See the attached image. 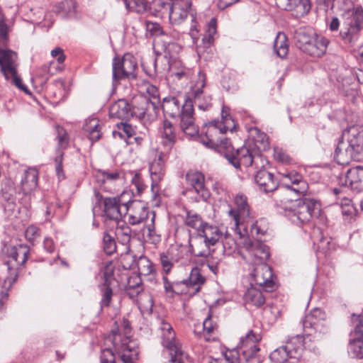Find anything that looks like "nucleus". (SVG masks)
Segmentation results:
<instances>
[{"label": "nucleus", "mask_w": 363, "mask_h": 363, "mask_svg": "<svg viewBox=\"0 0 363 363\" xmlns=\"http://www.w3.org/2000/svg\"><path fill=\"white\" fill-rule=\"evenodd\" d=\"M284 211L286 216L291 222L301 225L309 222L313 216H318L320 211V206L313 199L304 198L295 200L284 207Z\"/></svg>", "instance_id": "obj_6"}, {"label": "nucleus", "mask_w": 363, "mask_h": 363, "mask_svg": "<svg viewBox=\"0 0 363 363\" xmlns=\"http://www.w3.org/2000/svg\"><path fill=\"white\" fill-rule=\"evenodd\" d=\"M205 281V278L201 274L200 269L198 267H193L187 280V284L191 286H196V291H199L201 285Z\"/></svg>", "instance_id": "obj_53"}, {"label": "nucleus", "mask_w": 363, "mask_h": 363, "mask_svg": "<svg viewBox=\"0 0 363 363\" xmlns=\"http://www.w3.org/2000/svg\"><path fill=\"white\" fill-rule=\"evenodd\" d=\"M218 330V325L211 318V315H208L203 322V332H196L194 334L199 338L203 337L206 341H214L216 337L213 335Z\"/></svg>", "instance_id": "obj_35"}, {"label": "nucleus", "mask_w": 363, "mask_h": 363, "mask_svg": "<svg viewBox=\"0 0 363 363\" xmlns=\"http://www.w3.org/2000/svg\"><path fill=\"white\" fill-rule=\"evenodd\" d=\"M130 228L122 220L117 222L115 235L118 240L123 245H127L131 239Z\"/></svg>", "instance_id": "obj_38"}, {"label": "nucleus", "mask_w": 363, "mask_h": 363, "mask_svg": "<svg viewBox=\"0 0 363 363\" xmlns=\"http://www.w3.org/2000/svg\"><path fill=\"white\" fill-rule=\"evenodd\" d=\"M149 100L147 99H140L137 101L136 104L131 106L132 117L135 116L140 119L145 117L147 108L150 106Z\"/></svg>", "instance_id": "obj_49"}, {"label": "nucleus", "mask_w": 363, "mask_h": 363, "mask_svg": "<svg viewBox=\"0 0 363 363\" xmlns=\"http://www.w3.org/2000/svg\"><path fill=\"white\" fill-rule=\"evenodd\" d=\"M165 155L160 153L157 159L155 160L150 165V172L152 179V188L157 186L164 176Z\"/></svg>", "instance_id": "obj_27"}, {"label": "nucleus", "mask_w": 363, "mask_h": 363, "mask_svg": "<svg viewBox=\"0 0 363 363\" xmlns=\"http://www.w3.org/2000/svg\"><path fill=\"white\" fill-rule=\"evenodd\" d=\"M172 0H153L147 7L148 12L158 18L168 15Z\"/></svg>", "instance_id": "obj_34"}, {"label": "nucleus", "mask_w": 363, "mask_h": 363, "mask_svg": "<svg viewBox=\"0 0 363 363\" xmlns=\"http://www.w3.org/2000/svg\"><path fill=\"white\" fill-rule=\"evenodd\" d=\"M314 36H311L306 34L304 32H298L296 33L297 42L298 43L299 48L303 52V48H307V45L311 43Z\"/></svg>", "instance_id": "obj_64"}, {"label": "nucleus", "mask_w": 363, "mask_h": 363, "mask_svg": "<svg viewBox=\"0 0 363 363\" xmlns=\"http://www.w3.org/2000/svg\"><path fill=\"white\" fill-rule=\"evenodd\" d=\"M325 318V313L320 308H314L308 315H306L303 320V328L306 330H317L321 324V321Z\"/></svg>", "instance_id": "obj_31"}, {"label": "nucleus", "mask_w": 363, "mask_h": 363, "mask_svg": "<svg viewBox=\"0 0 363 363\" xmlns=\"http://www.w3.org/2000/svg\"><path fill=\"white\" fill-rule=\"evenodd\" d=\"M161 134L164 145L171 148L176 141V135L173 125L169 121L167 120L164 121Z\"/></svg>", "instance_id": "obj_41"}, {"label": "nucleus", "mask_w": 363, "mask_h": 363, "mask_svg": "<svg viewBox=\"0 0 363 363\" xmlns=\"http://www.w3.org/2000/svg\"><path fill=\"white\" fill-rule=\"evenodd\" d=\"M206 84L205 75L199 72L198 79L189 92L187 99H191L200 110L206 111L211 106V97L203 93V89Z\"/></svg>", "instance_id": "obj_15"}, {"label": "nucleus", "mask_w": 363, "mask_h": 363, "mask_svg": "<svg viewBox=\"0 0 363 363\" xmlns=\"http://www.w3.org/2000/svg\"><path fill=\"white\" fill-rule=\"evenodd\" d=\"M244 301L247 305L259 308L264 304L265 297L259 289L252 286L244 294Z\"/></svg>", "instance_id": "obj_33"}, {"label": "nucleus", "mask_w": 363, "mask_h": 363, "mask_svg": "<svg viewBox=\"0 0 363 363\" xmlns=\"http://www.w3.org/2000/svg\"><path fill=\"white\" fill-rule=\"evenodd\" d=\"M291 346L284 345L274 350L269 355L271 361L273 363H285L288 358H291V354L287 350Z\"/></svg>", "instance_id": "obj_47"}, {"label": "nucleus", "mask_w": 363, "mask_h": 363, "mask_svg": "<svg viewBox=\"0 0 363 363\" xmlns=\"http://www.w3.org/2000/svg\"><path fill=\"white\" fill-rule=\"evenodd\" d=\"M131 327L128 320H123L121 328L117 327L113 329L111 333L105 337V344L112 345L111 350L113 354L116 353L123 363H133L137 358L138 352L131 345ZM108 349H110L108 347Z\"/></svg>", "instance_id": "obj_4"}, {"label": "nucleus", "mask_w": 363, "mask_h": 363, "mask_svg": "<svg viewBox=\"0 0 363 363\" xmlns=\"http://www.w3.org/2000/svg\"><path fill=\"white\" fill-rule=\"evenodd\" d=\"M291 345V348H287L291 358L298 359L301 355V352L303 348V337L302 335H296L289 338L285 345Z\"/></svg>", "instance_id": "obj_40"}, {"label": "nucleus", "mask_w": 363, "mask_h": 363, "mask_svg": "<svg viewBox=\"0 0 363 363\" xmlns=\"http://www.w3.org/2000/svg\"><path fill=\"white\" fill-rule=\"evenodd\" d=\"M339 183L352 189L363 191V166L350 168L345 175L339 178Z\"/></svg>", "instance_id": "obj_18"}, {"label": "nucleus", "mask_w": 363, "mask_h": 363, "mask_svg": "<svg viewBox=\"0 0 363 363\" xmlns=\"http://www.w3.org/2000/svg\"><path fill=\"white\" fill-rule=\"evenodd\" d=\"M185 224L196 230V233H199V230L203 228L204 225L206 224L203 222L200 215L192 211H188L186 213Z\"/></svg>", "instance_id": "obj_48"}, {"label": "nucleus", "mask_w": 363, "mask_h": 363, "mask_svg": "<svg viewBox=\"0 0 363 363\" xmlns=\"http://www.w3.org/2000/svg\"><path fill=\"white\" fill-rule=\"evenodd\" d=\"M348 352L353 358L363 359V340L357 338L350 341Z\"/></svg>", "instance_id": "obj_52"}, {"label": "nucleus", "mask_w": 363, "mask_h": 363, "mask_svg": "<svg viewBox=\"0 0 363 363\" xmlns=\"http://www.w3.org/2000/svg\"><path fill=\"white\" fill-rule=\"evenodd\" d=\"M235 208L228 211V215L233 219L234 225L238 234L241 235L239 230V225L249 219L250 206L247 203V197L244 195H237L235 198Z\"/></svg>", "instance_id": "obj_17"}, {"label": "nucleus", "mask_w": 363, "mask_h": 363, "mask_svg": "<svg viewBox=\"0 0 363 363\" xmlns=\"http://www.w3.org/2000/svg\"><path fill=\"white\" fill-rule=\"evenodd\" d=\"M291 182V186L285 184L284 187L298 194H303L308 190V184L302 178V176L297 172H290L286 175Z\"/></svg>", "instance_id": "obj_32"}, {"label": "nucleus", "mask_w": 363, "mask_h": 363, "mask_svg": "<svg viewBox=\"0 0 363 363\" xmlns=\"http://www.w3.org/2000/svg\"><path fill=\"white\" fill-rule=\"evenodd\" d=\"M220 242H221L223 252L225 255H230L236 249V242L226 230L223 231V237L220 239Z\"/></svg>", "instance_id": "obj_50"}, {"label": "nucleus", "mask_w": 363, "mask_h": 363, "mask_svg": "<svg viewBox=\"0 0 363 363\" xmlns=\"http://www.w3.org/2000/svg\"><path fill=\"white\" fill-rule=\"evenodd\" d=\"M261 340V336L250 330L245 337L240 338L238 349L240 350L247 363H260L261 359L259 354V347L258 343Z\"/></svg>", "instance_id": "obj_10"}, {"label": "nucleus", "mask_w": 363, "mask_h": 363, "mask_svg": "<svg viewBox=\"0 0 363 363\" xmlns=\"http://www.w3.org/2000/svg\"><path fill=\"white\" fill-rule=\"evenodd\" d=\"M124 212L125 215L128 214V221L131 225L145 222L148 235L152 236L155 234V213L149 211L142 202L128 201V206L124 207Z\"/></svg>", "instance_id": "obj_7"}, {"label": "nucleus", "mask_w": 363, "mask_h": 363, "mask_svg": "<svg viewBox=\"0 0 363 363\" xmlns=\"http://www.w3.org/2000/svg\"><path fill=\"white\" fill-rule=\"evenodd\" d=\"M250 274L252 281L251 285L254 283L262 287L266 291H271L274 286L272 280V272L271 267L266 263H259L250 266Z\"/></svg>", "instance_id": "obj_12"}, {"label": "nucleus", "mask_w": 363, "mask_h": 363, "mask_svg": "<svg viewBox=\"0 0 363 363\" xmlns=\"http://www.w3.org/2000/svg\"><path fill=\"white\" fill-rule=\"evenodd\" d=\"M191 3L187 0H176L171 1L168 16L172 23L179 24L182 22L188 15Z\"/></svg>", "instance_id": "obj_21"}, {"label": "nucleus", "mask_w": 363, "mask_h": 363, "mask_svg": "<svg viewBox=\"0 0 363 363\" xmlns=\"http://www.w3.org/2000/svg\"><path fill=\"white\" fill-rule=\"evenodd\" d=\"M274 51L280 58H284L289 52L287 38L284 33L279 32L274 41Z\"/></svg>", "instance_id": "obj_39"}, {"label": "nucleus", "mask_w": 363, "mask_h": 363, "mask_svg": "<svg viewBox=\"0 0 363 363\" xmlns=\"http://www.w3.org/2000/svg\"><path fill=\"white\" fill-rule=\"evenodd\" d=\"M223 127L225 129H228L230 131H233L235 128V124L233 119L229 114L228 109L223 106L221 111V121H219Z\"/></svg>", "instance_id": "obj_56"}, {"label": "nucleus", "mask_w": 363, "mask_h": 363, "mask_svg": "<svg viewBox=\"0 0 363 363\" xmlns=\"http://www.w3.org/2000/svg\"><path fill=\"white\" fill-rule=\"evenodd\" d=\"M255 181L260 191L264 193L272 192L278 186V181L274 175L265 169H261L257 172Z\"/></svg>", "instance_id": "obj_22"}, {"label": "nucleus", "mask_w": 363, "mask_h": 363, "mask_svg": "<svg viewBox=\"0 0 363 363\" xmlns=\"http://www.w3.org/2000/svg\"><path fill=\"white\" fill-rule=\"evenodd\" d=\"M145 27L147 32L149 33L150 35L158 36L164 35V31L162 27L157 23L146 21Z\"/></svg>", "instance_id": "obj_63"}, {"label": "nucleus", "mask_w": 363, "mask_h": 363, "mask_svg": "<svg viewBox=\"0 0 363 363\" xmlns=\"http://www.w3.org/2000/svg\"><path fill=\"white\" fill-rule=\"evenodd\" d=\"M189 245L191 252L196 257L208 258L214 252V249H212L213 246L199 233L190 236Z\"/></svg>", "instance_id": "obj_19"}, {"label": "nucleus", "mask_w": 363, "mask_h": 363, "mask_svg": "<svg viewBox=\"0 0 363 363\" xmlns=\"http://www.w3.org/2000/svg\"><path fill=\"white\" fill-rule=\"evenodd\" d=\"M279 9L294 12L297 17L307 14L311 9L310 0H275Z\"/></svg>", "instance_id": "obj_20"}, {"label": "nucleus", "mask_w": 363, "mask_h": 363, "mask_svg": "<svg viewBox=\"0 0 363 363\" xmlns=\"http://www.w3.org/2000/svg\"><path fill=\"white\" fill-rule=\"evenodd\" d=\"M328 40L321 35H314L311 43L303 48V52L313 57H320L325 54Z\"/></svg>", "instance_id": "obj_28"}, {"label": "nucleus", "mask_w": 363, "mask_h": 363, "mask_svg": "<svg viewBox=\"0 0 363 363\" xmlns=\"http://www.w3.org/2000/svg\"><path fill=\"white\" fill-rule=\"evenodd\" d=\"M86 132L89 133V140L92 142L98 141L101 138L99 121L96 118H91L87 121L84 127Z\"/></svg>", "instance_id": "obj_46"}, {"label": "nucleus", "mask_w": 363, "mask_h": 363, "mask_svg": "<svg viewBox=\"0 0 363 363\" xmlns=\"http://www.w3.org/2000/svg\"><path fill=\"white\" fill-rule=\"evenodd\" d=\"M138 273L140 276L152 275L155 272L154 265L152 262L145 256H140L136 262Z\"/></svg>", "instance_id": "obj_45"}, {"label": "nucleus", "mask_w": 363, "mask_h": 363, "mask_svg": "<svg viewBox=\"0 0 363 363\" xmlns=\"http://www.w3.org/2000/svg\"><path fill=\"white\" fill-rule=\"evenodd\" d=\"M186 180L187 184L191 186L203 199L207 200L208 199L210 194L205 187V178L202 173L190 171L186 174Z\"/></svg>", "instance_id": "obj_23"}, {"label": "nucleus", "mask_w": 363, "mask_h": 363, "mask_svg": "<svg viewBox=\"0 0 363 363\" xmlns=\"http://www.w3.org/2000/svg\"><path fill=\"white\" fill-rule=\"evenodd\" d=\"M224 228L206 223L203 228L199 230V234L213 247L220 243V239L223 237Z\"/></svg>", "instance_id": "obj_24"}, {"label": "nucleus", "mask_w": 363, "mask_h": 363, "mask_svg": "<svg viewBox=\"0 0 363 363\" xmlns=\"http://www.w3.org/2000/svg\"><path fill=\"white\" fill-rule=\"evenodd\" d=\"M162 345L168 351L172 363H185L187 357L175 342L176 335L172 325L164 319L160 320Z\"/></svg>", "instance_id": "obj_9"}, {"label": "nucleus", "mask_w": 363, "mask_h": 363, "mask_svg": "<svg viewBox=\"0 0 363 363\" xmlns=\"http://www.w3.org/2000/svg\"><path fill=\"white\" fill-rule=\"evenodd\" d=\"M351 26L359 30L363 28V9L362 7H357L352 13V20Z\"/></svg>", "instance_id": "obj_58"}, {"label": "nucleus", "mask_w": 363, "mask_h": 363, "mask_svg": "<svg viewBox=\"0 0 363 363\" xmlns=\"http://www.w3.org/2000/svg\"><path fill=\"white\" fill-rule=\"evenodd\" d=\"M338 163L344 164L346 158L363 160V128L352 125L344 130L335 150Z\"/></svg>", "instance_id": "obj_2"}, {"label": "nucleus", "mask_w": 363, "mask_h": 363, "mask_svg": "<svg viewBox=\"0 0 363 363\" xmlns=\"http://www.w3.org/2000/svg\"><path fill=\"white\" fill-rule=\"evenodd\" d=\"M6 80L10 81V82L16 86L19 89L27 92V87L22 83L21 79L17 75V71L15 70L11 72L10 74H6L4 75Z\"/></svg>", "instance_id": "obj_60"}, {"label": "nucleus", "mask_w": 363, "mask_h": 363, "mask_svg": "<svg viewBox=\"0 0 363 363\" xmlns=\"http://www.w3.org/2000/svg\"><path fill=\"white\" fill-rule=\"evenodd\" d=\"M77 4L74 0H65L56 8V12L62 18H74L77 15Z\"/></svg>", "instance_id": "obj_37"}, {"label": "nucleus", "mask_w": 363, "mask_h": 363, "mask_svg": "<svg viewBox=\"0 0 363 363\" xmlns=\"http://www.w3.org/2000/svg\"><path fill=\"white\" fill-rule=\"evenodd\" d=\"M96 182L105 191H113L117 185L124 182V174L121 170H97L94 173Z\"/></svg>", "instance_id": "obj_14"}, {"label": "nucleus", "mask_w": 363, "mask_h": 363, "mask_svg": "<svg viewBox=\"0 0 363 363\" xmlns=\"http://www.w3.org/2000/svg\"><path fill=\"white\" fill-rule=\"evenodd\" d=\"M17 55L11 50L0 48V67L4 75L16 70Z\"/></svg>", "instance_id": "obj_26"}, {"label": "nucleus", "mask_w": 363, "mask_h": 363, "mask_svg": "<svg viewBox=\"0 0 363 363\" xmlns=\"http://www.w3.org/2000/svg\"><path fill=\"white\" fill-rule=\"evenodd\" d=\"M173 249V261L177 264V268L189 267L192 262V252L186 246H179Z\"/></svg>", "instance_id": "obj_29"}, {"label": "nucleus", "mask_w": 363, "mask_h": 363, "mask_svg": "<svg viewBox=\"0 0 363 363\" xmlns=\"http://www.w3.org/2000/svg\"><path fill=\"white\" fill-rule=\"evenodd\" d=\"M57 138L58 140V147L57 151L60 153L66 149L69 145V136L66 130L60 126L56 127Z\"/></svg>", "instance_id": "obj_54"}, {"label": "nucleus", "mask_w": 363, "mask_h": 363, "mask_svg": "<svg viewBox=\"0 0 363 363\" xmlns=\"http://www.w3.org/2000/svg\"><path fill=\"white\" fill-rule=\"evenodd\" d=\"M141 91H145L150 96L149 103L153 106L160 102V92L157 87L149 82L143 81L141 85Z\"/></svg>", "instance_id": "obj_43"}, {"label": "nucleus", "mask_w": 363, "mask_h": 363, "mask_svg": "<svg viewBox=\"0 0 363 363\" xmlns=\"http://www.w3.org/2000/svg\"><path fill=\"white\" fill-rule=\"evenodd\" d=\"M174 96H167L162 100L164 113L172 118L180 117V128L187 135L194 136L198 133V128L194 123L193 101L186 99L182 104Z\"/></svg>", "instance_id": "obj_3"}, {"label": "nucleus", "mask_w": 363, "mask_h": 363, "mask_svg": "<svg viewBox=\"0 0 363 363\" xmlns=\"http://www.w3.org/2000/svg\"><path fill=\"white\" fill-rule=\"evenodd\" d=\"M216 19L213 18L207 25L206 34L203 38V41L210 44L213 41V36L216 33Z\"/></svg>", "instance_id": "obj_61"}, {"label": "nucleus", "mask_w": 363, "mask_h": 363, "mask_svg": "<svg viewBox=\"0 0 363 363\" xmlns=\"http://www.w3.org/2000/svg\"><path fill=\"white\" fill-rule=\"evenodd\" d=\"M103 248L107 255H112L116 250V243L114 238L106 233L103 236Z\"/></svg>", "instance_id": "obj_57"}, {"label": "nucleus", "mask_w": 363, "mask_h": 363, "mask_svg": "<svg viewBox=\"0 0 363 363\" xmlns=\"http://www.w3.org/2000/svg\"><path fill=\"white\" fill-rule=\"evenodd\" d=\"M245 247L246 253L244 255V259L250 266L265 263V261L269 257V247L260 241L246 240Z\"/></svg>", "instance_id": "obj_13"}, {"label": "nucleus", "mask_w": 363, "mask_h": 363, "mask_svg": "<svg viewBox=\"0 0 363 363\" xmlns=\"http://www.w3.org/2000/svg\"><path fill=\"white\" fill-rule=\"evenodd\" d=\"M109 116L121 120H129L132 117L131 106L127 100L119 99L109 108Z\"/></svg>", "instance_id": "obj_25"}, {"label": "nucleus", "mask_w": 363, "mask_h": 363, "mask_svg": "<svg viewBox=\"0 0 363 363\" xmlns=\"http://www.w3.org/2000/svg\"><path fill=\"white\" fill-rule=\"evenodd\" d=\"M206 130L201 137V143L206 147L214 149L223 155L224 157L236 169L240 165L245 167L252 166L253 164L258 168L259 162H262V156L255 150L254 146L258 140H255V143H245V145L234 150L225 133L228 129L221 125L219 121H213L205 124Z\"/></svg>", "instance_id": "obj_1"}, {"label": "nucleus", "mask_w": 363, "mask_h": 363, "mask_svg": "<svg viewBox=\"0 0 363 363\" xmlns=\"http://www.w3.org/2000/svg\"><path fill=\"white\" fill-rule=\"evenodd\" d=\"M181 50V47L177 43H169L165 48V55L162 57L164 72L169 71L171 75L178 80L188 79L191 74V71L185 67L182 60L177 56Z\"/></svg>", "instance_id": "obj_8"}, {"label": "nucleus", "mask_w": 363, "mask_h": 363, "mask_svg": "<svg viewBox=\"0 0 363 363\" xmlns=\"http://www.w3.org/2000/svg\"><path fill=\"white\" fill-rule=\"evenodd\" d=\"M114 267L112 263H108L104 268L103 270V278L104 285H111L113 280L114 279Z\"/></svg>", "instance_id": "obj_62"}, {"label": "nucleus", "mask_w": 363, "mask_h": 363, "mask_svg": "<svg viewBox=\"0 0 363 363\" xmlns=\"http://www.w3.org/2000/svg\"><path fill=\"white\" fill-rule=\"evenodd\" d=\"M38 172L34 168H29L25 171L21 180V190L25 194L31 193L38 185Z\"/></svg>", "instance_id": "obj_30"}, {"label": "nucleus", "mask_w": 363, "mask_h": 363, "mask_svg": "<svg viewBox=\"0 0 363 363\" xmlns=\"http://www.w3.org/2000/svg\"><path fill=\"white\" fill-rule=\"evenodd\" d=\"M267 230L266 220L263 218L256 220L250 225V232L252 235H264Z\"/></svg>", "instance_id": "obj_59"}, {"label": "nucleus", "mask_w": 363, "mask_h": 363, "mask_svg": "<svg viewBox=\"0 0 363 363\" xmlns=\"http://www.w3.org/2000/svg\"><path fill=\"white\" fill-rule=\"evenodd\" d=\"M99 289L101 294V306L102 308L109 306L113 296V290L111 288V285L100 284Z\"/></svg>", "instance_id": "obj_55"}, {"label": "nucleus", "mask_w": 363, "mask_h": 363, "mask_svg": "<svg viewBox=\"0 0 363 363\" xmlns=\"http://www.w3.org/2000/svg\"><path fill=\"white\" fill-rule=\"evenodd\" d=\"M126 194L125 192H123L119 196L106 197L104 199V211L108 219L118 222L121 220L123 215H125L124 207L128 204V201L124 200Z\"/></svg>", "instance_id": "obj_16"}, {"label": "nucleus", "mask_w": 363, "mask_h": 363, "mask_svg": "<svg viewBox=\"0 0 363 363\" xmlns=\"http://www.w3.org/2000/svg\"><path fill=\"white\" fill-rule=\"evenodd\" d=\"M138 64L135 58L130 53L125 54L121 59L115 57L113 59V80L134 79Z\"/></svg>", "instance_id": "obj_11"}, {"label": "nucleus", "mask_w": 363, "mask_h": 363, "mask_svg": "<svg viewBox=\"0 0 363 363\" xmlns=\"http://www.w3.org/2000/svg\"><path fill=\"white\" fill-rule=\"evenodd\" d=\"M30 249L27 245L20 244L7 249L8 259L6 262L9 276L4 279L0 294V310L9 298V291L16 281L18 269L27 260Z\"/></svg>", "instance_id": "obj_5"}, {"label": "nucleus", "mask_w": 363, "mask_h": 363, "mask_svg": "<svg viewBox=\"0 0 363 363\" xmlns=\"http://www.w3.org/2000/svg\"><path fill=\"white\" fill-rule=\"evenodd\" d=\"M143 290L140 275L130 276L127 281L126 291L131 298H133Z\"/></svg>", "instance_id": "obj_42"}, {"label": "nucleus", "mask_w": 363, "mask_h": 363, "mask_svg": "<svg viewBox=\"0 0 363 363\" xmlns=\"http://www.w3.org/2000/svg\"><path fill=\"white\" fill-rule=\"evenodd\" d=\"M173 249L169 250L160 254V260L164 272L167 274L172 269L177 268V264L173 261Z\"/></svg>", "instance_id": "obj_44"}, {"label": "nucleus", "mask_w": 363, "mask_h": 363, "mask_svg": "<svg viewBox=\"0 0 363 363\" xmlns=\"http://www.w3.org/2000/svg\"><path fill=\"white\" fill-rule=\"evenodd\" d=\"M162 57L150 58L142 62V67L145 72L150 77H155L157 73H162L163 67H160L159 63H163Z\"/></svg>", "instance_id": "obj_36"}, {"label": "nucleus", "mask_w": 363, "mask_h": 363, "mask_svg": "<svg viewBox=\"0 0 363 363\" xmlns=\"http://www.w3.org/2000/svg\"><path fill=\"white\" fill-rule=\"evenodd\" d=\"M125 8L138 13H144L147 10V0H124Z\"/></svg>", "instance_id": "obj_51"}]
</instances>
